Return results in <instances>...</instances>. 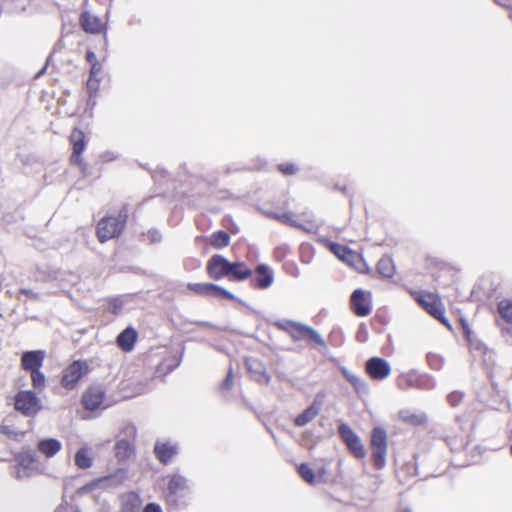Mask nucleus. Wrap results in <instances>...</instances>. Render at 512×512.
Segmentation results:
<instances>
[{"label":"nucleus","instance_id":"44","mask_svg":"<svg viewBox=\"0 0 512 512\" xmlns=\"http://www.w3.org/2000/svg\"><path fill=\"white\" fill-rule=\"evenodd\" d=\"M99 82H100V80L97 78L89 77V79L87 80L86 86H87L90 96H92L93 94H95L98 91Z\"/></svg>","mask_w":512,"mask_h":512},{"label":"nucleus","instance_id":"5","mask_svg":"<svg viewBox=\"0 0 512 512\" xmlns=\"http://www.w3.org/2000/svg\"><path fill=\"white\" fill-rule=\"evenodd\" d=\"M338 433L348 450L354 457L363 459L366 456V450L362 444L360 437L346 423H342L338 427Z\"/></svg>","mask_w":512,"mask_h":512},{"label":"nucleus","instance_id":"40","mask_svg":"<svg viewBox=\"0 0 512 512\" xmlns=\"http://www.w3.org/2000/svg\"><path fill=\"white\" fill-rule=\"evenodd\" d=\"M212 297L227 298V299H230V300H235L236 299L234 294H232L231 292H229L225 288H223V287H221L219 285H216V284H214V286H213Z\"/></svg>","mask_w":512,"mask_h":512},{"label":"nucleus","instance_id":"36","mask_svg":"<svg viewBox=\"0 0 512 512\" xmlns=\"http://www.w3.org/2000/svg\"><path fill=\"white\" fill-rule=\"evenodd\" d=\"M298 473L305 482L309 484H313L315 482L314 471L308 464L302 463L298 467Z\"/></svg>","mask_w":512,"mask_h":512},{"label":"nucleus","instance_id":"22","mask_svg":"<svg viewBox=\"0 0 512 512\" xmlns=\"http://www.w3.org/2000/svg\"><path fill=\"white\" fill-rule=\"evenodd\" d=\"M80 24L82 29L88 33L97 34L101 30L100 20L89 12H83L81 14Z\"/></svg>","mask_w":512,"mask_h":512},{"label":"nucleus","instance_id":"20","mask_svg":"<svg viewBox=\"0 0 512 512\" xmlns=\"http://www.w3.org/2000/svg\"><path fill=\"white\" fill-rule=\"evenodd\" d=\"M321 402H318L316 399L313 403L307 407L302 413H300L294 420V424L297 427H303L309 422H311L320 412L321 410Z\"/></svg>","mask_w":512,"mask_h":512},{"label":"nucleus","instance_id":"11","mask_svg":"<svg viewBox=\"0 0 512 512\" xmlns=\"http://www.w3.org/2000/svg\"><path fill=\"white\" fill-rule=\"evenodd\" d=\"M70 142L73 146L71 162L79 166H82L83 161L81 158V154L86 147L84 132L80 129L74 128L70 134Z\"/></svg>","mask_w":512,"mask_h":512},{"label":"nucleus","instance_id":"46","mask_svg":"<svg viewBox=\"0 0 512 512\" xmlns=\"http://www.w3.org/2000/svg\"><path fill=\"white\" fill-rule=\"evenodd\" d=\"M233 385V369L230 367L225 379L221 383L222 389L229 390Z\"/></svg>","mask_w":512,"mask_h":512},{"label":"nucleus","instance_id":"13","mask_svg":"<svg viewBox=\"0 0 512 512\" xmlns=\"http://www.w3.org/2000/svg\"><path fill=\"white\" fill-rule=\"evenodd\" d=\"M45 359V351L31 350L25 351L21 356V367L25 371L41 369Z\"/></svg>","mask_w":512,"mask_h":512},{"label":"nucleus","instance_id":"9","mask_svg":"<svg viewBox=\"0 0 512 512\" xmlns=\"http://www.w3.org/2000/svg\"><path fill=\"white\" fill-rule=\"evenodd\" d=\"M365 370L375 380H383L389 376L391 366L389 362L380 357H372L366 361Z\"/></svg>","mask_w":512,"mask_h":512},{"label":"nucleus","instance_id":"49","mask_svg":"<svg viewBox=\"0 0 512 512\" xmlns=\"http://www.w3.org/2000/svg\"><path fill=\"white\" fill-rule=\"evenodd\" d=\"M101 70L102 66L99 62L91 64L89 77L96 78V76L101 73Z\"/></svg>","mask_w":512,"mask_h":512},{"label":"nucleus","instance_id":"28","mask_svg":"<svg viewBox=\"0 0 512 512\" xmlns=\"http://www.w3.org/2000/svg\"><path fill=\"white\" fill-rule=\"evenodd\" d=\"M340 370L346 380L353 385L357 392L367 391V385L360 377L349 371L346 367H342Z\"/></svg>","mask_w":512,"mask_h":512},{"label":"nucleus","instance_id":"50","mask_svg":"<svg viewBox=\"0 0 512 512\" xmlns=\"http://www.w3.org/2000/svg\"><path fill=\"white\" fill-rule=\"evenodd\" d=\"M143 512H162V509L160 507V505L156 504V503H148Z\"/></svg>","mask_w":512,"mask_h":512},{"label":"nucleus","instance_id":"3","mask_svg":"<svg viewBox=\"0 0 512 512\" xmlns=\"http://www.w3.org/2000/svg\"><path fill=\"white\" fill-rule=\"evenodd\" d=\"M371 458L376 469L381 470L386 466L388 451V437L384 428L374 427L370 436Z\"/></svg>","mask_w":512,"mask_h":512},{"label":"nucleus","instance_id":"48","mask_svg":"<svg viewBox=\"0 0 512 512\" xmlns=\"http://www.w3.org/2000/svg\"><path fill=\"white\" fill-rule=\"evenodd\" d=\"M368 338V332H367V329L364 325H361L359 328H358V331L356 333V339L359 341V342H365Z\"/></svg>","mask_w":512,"mask_h":512},{"label":"nucleus","instance_id":"6","mask_svg":"<svg viewBox=\"0 0 512 512\" xmlns=\"http://www.w3.org/2000/svg\"><path fill=\"white\" fill-rule=\"evenodd\" d=\"M207 273L215 280L229 277L232 269V262L220 254L213 255L207 263Z\"/></svg>","mask_w":512,"mask_h":512},{"label":"nucleus","instance_id":"39","mask_svg":"<svg viewBox=\"0 0 512 512\" xmlns=\"http://www.w3.org/2000/svg\"><path fill=\"white\" fill-rule=\"evenodd\" d=\"M212 297L227 298V299H230V300H235L236 299L234 294H232L231 292H229L225 288H223V287H221L219 285H216V284H214V286H213Z\"/></svg>","mask_w":512,"mask_h":512},{"label":"nucleus","instance_id":"14","mask_svg":"<svg viewBox=\"0 0 512 512\" xmlns=\"http://www.w3.org/2000/svg\"><path fill=\"white\" fill-rule=\"evenodd\" d=\"M104 400V391L101 387H90L82 396V404L85 409L94 411L98 409Z\"/></svg>","mask_w":512,"mask_h":512},{"label":"nucleus","instance_id":"24","mask_svg":"<svg viewBox=\"0 0 512 512\" xmlns=\"http://www.w3.org/2000/svg\"><path fill=\"white\" fill-rule=\"evenodd\" d=\"M418 378L419 374L411 370L405 374H402L397 379V387L403 391L408 390L410 388L418 387Z\"/></svg>","mask_w":512,"mask_h":512},{"label":"nucleus","instance_id":"55","mask_svg":"<svg viewBox=\"0 0 512 512\" xmlns=\"http://www.w3.org/2000/svg\"><path fill=\"white\" fill-rule=\"evenodd\" d=\"M463 330H464L465 336L467 338V341L469 342L470 345H473L472 338H471L472 331L470 330L468 325H463Z\"/></svg>","mask_w":512,"mask_h":512},{"label":"nucleus","instance_id":"35","mask_svg":"<svg viewBox=\"0 0 512 512\" xmlns=\"http://www.w3.org/2000/svg\"><path fill=\"white\" fill-rule=\"evenodd\" d=\"M213 283H189L188 288L199 294V295H206V296H212L213 293Z\"/></svg>","mask_w":512,"mask_h":512},{"label":"nucleus","instance_id":"38","mask_svg":"<svg viewBox=\"0 0 512 512\" xmlns=\"http://www.w3.org/2000/svg\"><path fill=\"white\" fill-rule=\"evenodd\" d=\"M435 386L436 382L431 376L419 374L417 389L432 390L435 388Z\"/></svg>","mask_w":512,"mask_h":512},{"label":"nucleus","instance_id":"27","mask_svg":"<svg viewBox=\"0 0 512 512\" xmlns=\"http://www.w3.org/2000/svg\"><path fill=\"white\" fill-rule=\"evenodd\" d=\"M417 301L431 316L436 319L442 317V312H445L444 307L440 302H428L422 297L417 298Z\"/></svg>","mask_w":512,"mask_h":512},{"label":"nucleus","instance_id":"34","mask_svg":"<svg viewBox=\"0 0 512 512\" xmlns=\"http://www.w3.org/2000/svg\"><path fill=\"white\" fill-rule=\"evenodd\" d=\"M31 382L34 389L41 392L45 388L46 377L41 369L30 371Z\"/></svg>","mask_w":512,"mask_h":512},{"label":"nucleus","instance_id":"64","mask_svg":"<svg viewBox=\"0 0 512 512\" xmlns=\"http://www.w3.org/2000/svg\"><path fill=\"white\" fill-rule=\"evenodd\" d=\"M181 359L178 360L175 366H179Z\"/></svg>","mask_w":512,"mask_h":512},{"label":"nucleus","instance_id":"17","mask_svg":"<svg viewBox=\"0 0 512 512\" xmlns=\"http://www.w3.org/2000/svg\"><path fill=\"white\" fill-rule=\"evenodd\" d=\"M154 453L161 463L167 464L178 453V447L171 442L158 441L154 446Z\"/></svg>","mask_w":512,"mask_h":512},{"label":"nucleus","instance_id":"26","mask_svg":"<svg viewBox=\"0 0 512 512\" xmlns=\"http://www.w3.org/2000/svg\"><path fill=\"white\" fill-rule=\"evenodd\" d=\"M377 271L380 275L386 278L393 277L395 273V266L390 256H383L377 263Z\"/></svg>","mask_w":512,"mask_h":512},{"label":"nucleus","instance_id":"29","mask_svg":"<svg viewBox=\"0 0 512 512\" xmlns=\"http://www.w3.org/2000/svg\"><path fill=\"white\" fill-rule=\"evenodd\" d=\"M497 312L508 324H512V299H502L497 304Z\"/></svg>","mask_w":512,"mask_h":512},{"label":"nucleus","instance_id":"54","mask_svg":"<svg viewBox=\"0 0 512 512\" xmlns=\"http://www.w3.org/2000/svg\"><path fill=\"white\" fill-rule=\"evenodd\" d=\"M51 57H52V55H49V57L46 59L44 66L36 73L35 78H39L45 74L47 67L49 65V60Z\"/></svg>","mask_w":512,"mask_h":512},{"label":"nucleus","instance_id":"25","mask_svg":"<svg viewBox=\"0 0 512 512\" xmlns=\"http://www.w3.org/2000/svg\"><path fill=\"white\" fill-rule=\"evenodd\" d=\"M229 277L235 281H243L252 276V270L243 262H232V269Z\"/></svg>","mask_w":512,"mask_h":512},{"label":"nucleus","instance_id":"33","mask_svg":"<svg viewBox=\"0 0 512 512\" xmlns=\"http://www.w3.org/2000/svg\"><path fill=\"white\" fill-rule=\"evenodd\" d=\"M230 243V236L227 232L219 230L212 234L211 245L215 248L227 247Z\"/></svg>","mask_w":512,"mask_h":512},{"label":"nucleus","instance_id":"37","mask_svg":"<svg viewBox=\"0 0 512 512\" xmlns=\"http://www.w3.org/2000/svg\"><path fill=\"white\" fill-rule=\"evenodd\" d=\"M427 362L430 368L434 370H441L444 365V358L436 353H428Z\"/></svg>","mask_w":512,"mask_h":512},{"label":"nucleus","instance_id":"15","mask_svg":"<svg viewBox=\"0 0 512 512\" xmlns=\"http://www.w3.org/2000/svg\"><path fill=\"white\" fill-rule=\"evenodd\" d=\"M256 274L252 278V285L258 289L270 287L274 280L273 271L265 264L256 267Z\"/></svg>","mask_w":512,"mask_h":512},{"label":"nucleus","instance_id":"56","mask_svg":"<svg viewBox=\"0 0 512 512\" xmlns=\"http://www.w3.org/2000/svg\"><path fill=\"white\" fill-rule=\"evenodd\" d=\"M494 1L501 6L512 8V0H494Z\"/></svg>","mask_w":512,"mask_h":512},{"label":"nucleus","instance_id":"61","mask_svg":"<svg viewBox=\"0 0 512 512\" xmlns=\"http://www.w3.org/2000/svg\"><path fill=\"white\" fill-rule=\"evenodd\" d=\"M123 481V477H121L120 479L117 480V482H115L116 484L118 483H121Z\"/></svg>","mask_w":512,"mask_h":512},{"label":"nucleus","instance_id":"18","mask_svg":"<svg viewBox=\"0 0 512 512\" xmlns=\"http://www.w3.org/2000/svg\"><path fill=\"white\" fill-rule=\"evenodd\" d=\"M141 499L135 492L124 493L120 497V512H140Z\"/></svg>","mask_w":512,"mask_h":512},{"label":"nucleus","instance_id":"31","mask_svg":"<svg viewBox=\"0 0 512 512\" xmlns=\"http://www.w3.org/2000/svg\"><path fill=\"white\" fill-rule=\"evenodd\" d=\"M75 464L80 469L90 468L93 464L92 458L89 456V452L85 448L79 449L75 454Z\"/></svg>","mask_w":512,"mask_h":512},{"label":"nucleus","instance_id":"10","mask_svg":"<svg viewBox=\"0 0 512 512\" xmlns=\"http://www.w3.org/2000/svg\"><path fill=\"white\" fill-rule=\"evenodd\" d=\"M328 247L329 250L341 261L358 269V264L362 262L360 254L356 253L345 245H341L335 242H329Z\"/></svg>","mask_w":512,"mask_h":512},{"label":"nucleus","instance_id":"32","mask_svg":"<svg viewBox=\"0 0 512 512\" xmlns=\"http://www.w3.org/2000/svg\"><path fill=\"white\" fill-rule=\"evenodd\" d=\"M398 415L403 422L412 425H419L425 420V417L423 415H417L416 413L408 409L400 410Z\"/></svg>","mask_w":512,"mask_h":512},{"label":"nucleus","instance_id":"57","mask_svg":"<svg viewBox=\"0 0 512 512\" xmlns=\"http://www.w3.org/2000/svg\"><path fill=\"white\" fill-rule=\"evenodd\" d=\"M437 320H439L442 324H444L448 329H452L451 327V324L449 323V321L446 319L445 315H444V312H442V317L440 318H437Z\"/></svg>","mask_w":512,"mask_h":512},{"label":"nucleus","instance_id":"42","mask_svg":"<svg viewBox=\"0 0 512 512\" xmlns=\"http://www.w3.org/2000/svg\"><path fill=\"white\" fill-rule=\"evenodd\" d=\"M273 216L282 223L289 224L291 226H297L296 222L292 218L291 213L274 214Z\"/></svg>","mask_w":512,"mask_h":512},{"label":"nucleus","instance_id":"52","mask_svg":"<svg viewBox=\"0 0 512 512\" xmlns=\"http://www.w3.org/2000/svg\"><path fill=\"white\" fill-rule=\"evenodd\" d=\"M86 61L91 65L93 63H97L98 60L96 58V55L93 51L88 50L86 53Z\"/></svg>","mask_w":512,"mask_h":512},{"label":"nucleus","instance_id":"21","mask_svg":"<svg viewBox=\"0 0 512 512\" xmlns=\"http://www.w3.org/2000/svg\"><path fill=\"white\" fill-rule=\"evenodd\" d=\"M62 444L58 439L48 438L38 442L37 449L47 458H51L61 450Z\"/></svg>","mask_w":512,"mask_h":512},{"label":"nucleus","instance_id":"45","mask_svg":"<svg viewBox=\"0 0 512 512\" xmlns=\"http://www.w3.org/2000/svg\"><path fill=\"white\" fill-rule=\"evenodd\" d=\"M123 302L118 298H113L109 301V311L114 314H117L122 309Z\"/></svg>","mask_w":512,"mask_h":512},{"label":"nucleus","instance_id":"8","mask_svg":"<svg viewBox=\"0 0 512 512\" xmlns=\"http://www.w3.org/2000/svg\"><path fill=\"white\" fill-rule=\"evenodd\" d=\"M350 305L357 316L364 317L369 315L372 310L370 293H366L362 289L354 290L350 297Z\"/></svg>","mask_w":512,"mask_h":512},{"label":"nucleus","instance_id":"4","mask_svg":"<svg viewBox=\"0 0 512 512\" xmlns=\"http://www.w3.org/2000/svg\"><path fill=\"white\" fill-rule=\"evenodd\" d=\"M14 407L23 415L30 417L36 415L41 410L42 405L34 391L22 390L14 397Z\"/></svg>","mask_w":512,"mask_h":512},{"label":"nucleus","instance_id":"7","mask_svg":"<svg viewBox=\"0 0 512 512\" xmlns=\"http://www.w3.org/2000/svg\"><path fill=\"white\" fill-rule=\"evenodd\" d=\"M87 366L79 360L73 361L67 368L64 369L61 378V385L67 389L72 390L75 388L77 382L83 376Z\"/></svg>","mask_w":512,"mask_h":512},{"label":"nucleus","instance_id":"63","mask_svg":"<svg viewBox=\"0 0 512 512\" xmlns=\"http://www.w3.org/2000/svg\"><path fill=\"white\" fill-rule=\"evenodd\" d=\"M230 171H231V170H230L229 168H227V170H226V174H229V173H230Z\"/></svg>","mask_w":512,"mask_h":512},{"label":"nucleus","instance_id":"51","mask_svg":"<svg viewBox=\"0 0 512 512\" xmlns=\"http://www.w3.org/2000/svg\"><path fill=\"white\" fill-rule=\"evenodd\" d=\"M117 158V155L112 152V151H106L104 153L101 154V159L104 161V162H109V161H113Z\"/></svg>","mask_w":512,"mask_h":512},{"label":"nucleus","instance_id":"43","mask_svg":"<svg viewBox=\"0 0 512 512\" xmlns=\"http://www.w3.org/2000/svg\"><path fill=\"white\" fill-rule=\"evenodd\" d=\"M278 169L284 175H293V174H295L297 172V167L293 163L280 164L278 166Z\"/></svg>","mask_w":512,"mask_h":512},{"label":"nucleus","instance_id":"58","mask_svg":"<svg viewBox=\"0 0 512 512\" xmlns=\"http://www.w3.org/2000/svg\"><path fill=\"white\" fill-rule=\"evenodd\" d=\"M117 478H118L117 475H110L108 477H105V478L101 479L100 482H102V483H106V482H111L112 483L113 482L114 483Z\"/></svg>","mask_w":512,"mask_h":512},{"label":"nucleus","instance_id":"1","mask_svg":"<svg viewBox=\"0 0 512 512\" xmlns=\"http://www.w3.org/2000/svg\"><path fill=\"white\" fill-rule=\"evenodd\" d=\"M128 214V206L124 205L119 210L117 216H106L102 218L97 225L98 240L104 243L107 240L118 237L125 227Z\"/></svg>","mask_w":512,"mask_h":512},{"label":"nucleus","instance_id":"30","mask_svg":"<svg viewBox=\"0 0 512 512\" xmlns=\"http://www.w3.org/2000/svg\"><path fill=\"white\" fill-rule=\"evenodd\" d=\"M133 447L127 440H119L115 444V456L118 460L122 461L131 456Z\"/></svg>","mask_w":512,"mask_h":512},{"label":"nucleus","instance_id":"47","mask_svg":"<svg viewBox=\"0 0 512 512\" xmlns=\"http://www.w3.org/2000/svg\"><path fill=\"white\" fill-rule=\"evenodd\" d=\"M147 238L150 241V243H158L161 241L162 236L161 233L156 229H151L147 232Z\"/></svg>","mask_w":512,"mask_h":512},{"label":"nucleus","instance_id":"41","mask_svg":"<svg viewBox=\"0 0 512 512\" xmlns=\"http://www.w3.org/2000/svg\"><path fill=\"white\" fill-rule=\"evenodd\" d=\"M464 394L458 391H453L447 396V400L452 407L458 406L463 400Z\"/></svg>","mask_w":512,"mask_h":512},{"label":"nucleus","instance_id":"16","mask_svg":"<svg viewBox=\"0 0 512 512\" xmlns=\"http://www.w3.org/2000/svg\"><path fill=\"white\" fill-rule=\"evenodd\" d=\"M187 489V480L185 477L175 474L169 478L167 484L168 498L175 502L179 496Z\"/></svg>","mask_w":512,"mask_h":512},{"label":"nucleus","instance_id":"12","mask_svg":"<svg viewBox=\"0 0 512 512\" xmlns=\"http://www.w3.org/2000/svg\"><path fill=\"white\" fill-rule=\"evenodd\" d=\"M245 364L254 381L265 385L270 382L271 378L266 371L265 365L260 360L256 358H247Z\"/></svg>","mask_w":512,"mask_h":512},{"label":"nucleus","instance_id":"59","mask_svg":"<svg viewBox=\"0 0 512 512\" xmlns=\"http://www.w3.org/2000/svg\"><path fill=\"white\" fill-rule=\"evenodd\" d=\"M503 331H505L507 333H512V330L510 328L503 329Z\"/></svg>","mask_w":512,"mask_h":512},{"label":"nucleus","instance_id":"60","mask_svg":"<svg viewBox=\"0 0 512 512\" xmlns=\"http://www.w3.org/2000/svg\"><path fill=\"white\" fill-rule=\"evenodd\" d=\"M16 477H17V478H21V477H22V475L20 474V471H19V470H18V471H17V473H16Z\"/></svg>","mask_w":512,"mask_h":512},{"label":"nucleus","instance_id":"62","mask_svg":"<svg viewBox=\"0 0 512 512\" xmlns=\"http://www.w3.org/2000/svg\"><path fill=\"white\" fill-rule=\"evenodd\" d=\"M403 512H412L409 508L404 509Z\"/></svg>","mask_w":512,"mask_h":512},{"label":"nucleus","instance_id":"53","mask_svg":"<svg viewBox=\"0 0 512 512\" xmlns=\"http://www.w3.org/2000/svg\"><path fill=\"white\" fill-rule=\"evenodd\" d=\"M20 293L23 295H26L27 297L32 298V299L37 298V293H35L31 289L22 288V289H20Z\"/></svg>","mask_w":512,"mask_h":512},{"label":"nucleus","instance_id":"2","mask_svg":"<svg viewBox=\"0 0 512 512\" xmlns=\"http://www.w3.org/2000/svg\"><path fill=\"white\" fill-rule=\"evenodd\" d=\"M273 325L278 329L287 332L294 341L307 337L319 346L326 347V342L323 337L318 333V331L308 325L288 319L275 321Z\"/></svg>","mask_w":512,"mask_h":512},{"label":"nucleus","instance_id":"19","mask_svg":"<svg viewBox=\"0 0 512 512\" xmlns=\"http://www.w3.org/2000/svg\"><path fill=\"white\" fill-rule=\"evenodd\" d=\"M136 340V330L132 327H127L117 336L116 343L123 351L129 352L134 348Z\"/></svg>","mask_w":512,"mask_h":512},{"label":"nucleus","instance_id":"23","mask_svg":"<svg viewBox=\"0 0 512 512\" xmlns=\"http://www.w3.org/2000/svg\"><path fill=\"white\" fill-rule=\"evenodd\" d=\"M17 461L24 470H35L39 465V459L35 451L27 450L18 454Z\"/></svg>","mask_w":512,"mask_h":512}]
</instances>
